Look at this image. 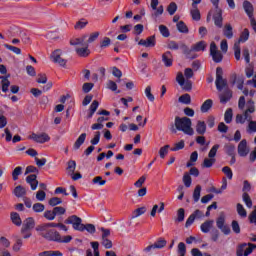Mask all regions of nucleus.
Masks as SVG:
<instances>
[{
  "instance_id": "9d476101",
  "label": "nucleus",
  "mask_w": 256,
  "mask_h": 256,
  "mask_svg": "<svg viewBox=\"0 0 256 256\" xmlns=\"http://www.w3.org/2000/svg\"><path fill=\"white\" fill-rule=\"evenodd\" d=\"M180 49L183 55H185L186 59H197V54H195L193 46L191 48H188L185 43L180 42Z\"/></svg>"
},
{
  "instance_id": "8fccbe9b",
  "label": "nucleus",
  "mask_w": 256,
  "mask_h": 256,
  "mask_svg": "<svg viewBox=\"0 0 256 256\" xmlns=\"http://www.w3.org/2000/svg\"><path fill=\"white\" fill-rule=\"evenodd\" d=\"M32 209L34 213H43V211H45V205H43L42 203H35L32 206Z\"/></svg>"
},
{
  "instance_id": "aec40b11",
  "label": "nucleus",
  "mask_w": 256,
  "mask_h": 256,
  "mask_svg": "<svg viewBox=\"0 0 256 256\" xmlns=\"http://www.w3.org/2000/svg\"><path fill=\"white\" fill-rule=\"evenodd\" d=\"M214 223L215 221L213 220L205 221L204 223L201 224L200 230L202 231V233H209V231L213 229Z\"/></svg>"
},
{
  "instance_id": "1a4fd4ad",
  "label": "nucleus",
  "mask_w": 256,
  "mask_h": 256,
  "mask_svg": "<svg viewBox=\"0 0 256 256\" xmlns=\"http://www.w3.org/2000/svg\"><path fill=\"white\" fill-rule=\"evenodd\" d=\"M216 226L224 235H229L231 233V228H229V225L225 224V216H220L217 218Z\"/></svg>"
},
{
  "instance_id": "6e6d98bb",
  "label": "nucleus",
  "mask_w": 256,
  "mask_h": 256,
  "mask_svg": "<svg viewBox=\"0 0 256 256\" xmlns=\"http://www.w3.org/2000/svg\"><path fill=\"white\" fill-rule=\"evenodd\" d=\"M44 217H45V219H47L48 221H54V219H55V211L54 210H46L45 212H44Z\"/></svg>"
},
{
  "instance_id": "f03ea898",
  "label": "nucleus",
  "mask_w": 256,
  "mask_h": 256,
  "mask_svg": "<svg viewBox=\"0 0 256 256\" xmlns=\"http://www.w3.org/2000/svg\"><path fill=\"white\" fill-rule=\"evenodd\" d=\"M85 41H87V35H83L70 41V45L76 46L75 51L79 57H89L91 54V51L89 50V44ZM79 45L81 47H77Z\"/></svg>"
},
{
  "instance_id": "13d9d810",
  "label": "nucleus",
  "mask_w": 256,
  "mask_h": 256,
  "mask_svg": "<svg viewBox=\"0 0 256 256\" xmlns=\"http://www.w3.org/2000/svg\"><path fill=\"white\" fill-rule=\"evenodd\" d=\"M54 215L57 217L59 215H65L67 213V210L61 206H56L53 208Z\"/></svg>"
},
{
  "instance_id": "bf43d9fd",
  "label": "nucleus",
  "mask_w": 256,
  "mask_h": 256,
  "mask_svg": "<svg viewBox=\"0 0 256 256\" xmlns=\"http://www.w3.org/2000/svg\"><path fill=\"white\" fill-rule=\"evenodd\" d=\"M253 249H256L255 244H246L244 256H249L253 253Z\"/></svg>"
},
{
  "instance_id": "052dcab7",
  "label": "nucleus",
  "mask_w": 256,
  "mask_h": 256,
  "mask_svg": "<svg viewBox=\"0 0 256 256\" xmlns=\"http://www.w3.org/2000/svg\"><path fill=\"white\" fill-rule=\"evenodd\" d=\"M144 93L148 100H150L151 102L155 101V96L153 95V93H151V86H147Z\"/></svg>"
},
{
  "instance_id": "7c9ffc66",
  "label": "nucleus",
  "mask_w": 256,
  "mask_h": 256,
  "mask_svg": "<svg viewBox=\"0 0 256 256\" xmlns=\"http://www.w3.org/2000/svg\"><path fill=\"white\" fill-rule=\"evenodd\" d=\"M246 41H249V29L245 28L243 30V32L240 35L239 40L237 41V43H239V45H241V43H245Z\"/></svg>"
},
{
  "instance_id": "423d86ee",
  "label": "nucleus",
  "mask_w": 256,
  "mask_h": 256,
  "mask_svg": "<svg viewBox=\"0 0 256 256\" xmlns=\"http://www.w3.org/2000/svg\"><path fill=\"white\" fill-rule=\"evenodd\" d=\"M176 81L184 91H191L193 89V82L189 79L185 80V76L181 72L177 74Z\"/></svg>"
},
{
  "instance_id": "cd10ccee",
  "label": "nucleus",
  "mask_w": 256,
  "mask_h": 256,
  "mask_svg": "<svg viewBox=\"0 0 256 256\" xmlns=\"http://www.w3.org/2000/svg\"><path fill=\"white\" fill-rule=\"evenodd\" d=\"M85 139H87V134L86 133H82L78 139L76 140V142L74 143V149H80L81 145H83V143H85Z\"/></svg>"
},
{
  "instance_id": "4468645a",
  "label": "nucleus",
  "mask_w": 256,
  "mask_h": 256,
  "mask_svg": "<svg viewBox=\"0 0 256 256\" xmlns=\"http://www.w3.org/2000/svg\"><path fill=\"white\" fill-rule=\"evenodd\" d=\"M249 146H247V140L243 139L238 144V155L240 157H247L249 155Z\"/></svg>"
},
{
  "instance_id": "393cba45",
  "label": "nucleus",
  "mask_w": 256,
  "mask_h": 256,
  "mask_svg": "<svg viewBox=\"0 0 256 256\" xmlns=\"http://www.w3.org/2000/svg\"><path fill=\"white\" fill-rule=\"evenodd\" d=\"M10 217L14 225H16L17 227H21V225L23 224V221L21 220V216H19L17 212H12Z\"/></svg>"
},
{
  "instance_id": "c85d7f7f",
  "label": "nucleus",
  "mask_w": 256,
  "mask_h": 256,
  "mask_svg": "<svg viewBox=\"0 0 256 256\" xmlns=\"http://www.w3.org/2000/svg\"><path fill=\"white\" fill-rule=\"evenodd\" d=\"M147 212L146 207H140L132 212L131 219H137V217H141V215H145Z\"/></svg>"
},
{
  "instance_id": "72a5a7b5",
  "label": "nucleus",
  "mask_w": 256,
  "mask_h": 256,
  "mask_svg": "<svg viewBox=\"0 0 256 256\" xmlns=\"http://www.w3.org/2000/svg\"><path fill=\"white\" fill-rule=\"evenodd\" d=\"M215 161V158H205L202 163V167H204L205 169H211V167L215 165Z\"/></svg>"
},
{
  "instance_id": "c756f323",
  "label": "nucleus",
  "mask_w": 256,
  "mask_h": 256,
  "mask_svg": "<svg viewBox=\"0 0 256 256\" xmlns=\"http://www.w3.org/2000/svg\"><path fill=\"white\" fill-rule=\"evenodd\" d=\"M213 107V100L207 99L201 106L200 110L202 113H207L209 109Z\"/></svg>"
},
{
  "instance_id": "473e14b6",
  "label": "nucleus",
  "mask_w": 256,
  "mask_h": 256,
  "mask_svg": "<svg viewBox=\"0 0 256 256\" xmlns=\"http://www.w3.org/2000/svg\"><path fill=\"white\" fill-rule=\"evenodd\" d=\"M224 35L227 39H233V27L231 24H226L223 30Z\"/></svg>"
},
{
  "instance_id": "774afa93",
  "label": "nucleus",
  "mask_w": 256,
  "mask_h": 256,
  "mask_svg": "<svg viewBox=\"0 0 256 256\" xmlns=\"http://www.w3.org/2000/svg\"><path fill=\"white\" fill-rule=\"evenodd\" d=\"M245 247H247V243L241 244L236 250V255L245 256Z\"/></svg>"
},
{
  "instance_id": "58836bf2",
  "label": "nucleus",
  "mask_w": 256,
  "mask_h": 256,
  "mask_svg": "<svg viewBox=\"0 0 256 256\" xmlns=\"http://www.w3.org/2000/svg\"><path fill=\"white\" fill-rule=\"evenodd\" d=\"M87 25H89V21H87L86 19H81L75 24L74 28L76 30H81L85 29Z\"/></svg>"
},
{
  "instance_id": "49530a36",
  "label": "nucleus",
  "mask_w": 256,
  "mask_h": 256,
  "mask_svg": "<svg viewBox=\"0 0 256 256\" xmlns=\"http://www.w3.org/2000/svg\"><path fill=\"white\" fill-rule=\"evenodd\" d=\"M177 29L180 33H189V28H187V25L183 21L177 23Z\"/></svg>"
},
{
  "instance_id": "f704fd0d",
  "label": "nucleus",
  "mask_w": 256,
  "mask_h": 256,
  "mask_svg": "<svg viewBox=\"0 0 256 256\" xmlns=\"http://www.w3.org/2000/svg\"><path fill=\"white\" fill-rule=\"evenodd\" d=\"M242 199L248 209H251V207H253V201L251 200V196H249L248 193H243Z\"/></svg>"
},
{
  "instance_id": "20e7f679",
  "label": "nucleus",
  "mask_w": 256,
  "mask_h": 256,
  "mask_svg": "<svg viewBox=\"0 0 256 256\" xmlns=\"http://www.w3.org/2000/svg\"><path fill=\"white\" fill-rule=\"evenodd\" d=\"M66 225H72L75 231L83 232V220L79 218L77 215L69 216L65 220Z\"/></svg>"
},
{
  "instance_id": "3c124183",
  "label": "nucleus",
  "mask_w": 256,
  "mask_h": 256,
  "mask_svg": "<svg viewBox=\"0 0 256 256\" xmlns=\"http://www.w3.org/2000/svg\"><path fill=\"white\" fill-rule=\"evenodd\" d=\"M171 146L169 145H165L164 147H161L160 150H159V156L161 159H165V156L168 155L169 153V149H170Z\"/></svg>"
},
{
  "instance_id": "2eb2a0df",
  "label": "nucleus",
  "mask_w": 256,
  "mask_h": 256,
  "mask_svg": "<svg viewBox=\"0 0 256 256\" xmlns=\"http://www.w3.org/2000/svg\"><path fill=\"white\" fill-rule=\"evenodd\" d=\"M243 9H244L246 15H248L249 19H252L255 17V16H253L255 8L253 7V4L251 2L245 0L243 2Z\"/></svg>"
},
{
  "instance_id": "a18cd8bd",
  "label": "nucleus",
  "mask_w": 256,
  "mask_h": 256,
  "mask_svg": "<svg viewBox=\"0 0 256 256\" xmlns=\"http://www.w3.org/2000/svg\"><path fill=\"white\" fill-rule=\"evenodd\" d=\"M21 173H23V167H21V166L16 167L12 172L13 181H17V179H19V175H21Z\"/></svg>"
},
{
  "instance_id": "f8f14e48",
  "label": "nucleus",
  "mask_w": 256,
  "mask_h": 256,
  "mask_svg": "<svg viewBox=\"0 0 256 256\" xmlns=\"http://www.w3.org/2000/svg\"><path fill=\"white\" fill-rule=\"evenodd\" d=\"M28 139H32V141H35L36 143H47L51 141V137H49L47 133H42V134L32 133V135H30Z\"/></svg>"
},
{
  "instance_id": "c9c22d12",
  "label": "nucleus",
  "mask_w": 256,
  "mask_h": 256,
  "mask_svg": "<svg viewBox=\"0 0 256 256\" xmlns=\"http://www.w3.org/2000/svg\"><path fill=\"white\" fill-rule=\"evenodd\" d=\"M97 109H99V102L97 100H94L90 105V114L88 115L89 119H91V117L95 115V111H97Z\"/></svg>"
},
{
  "instance_id": "de8ad7c7",
  "label": "nucleus",
  "mask_w": 256,
  "mask_h": 256,
  "mask_svg": "<svg viewBox=\"0 0 256 256\" xmlns=\"http://www.w3.org/2000/svg\"><path fill=\"white\" fill-rule=\"evenodd\" d=\"M237 213L240 217H247V210H245V207H243V204H237L236 206Z\"/></svg>"
},
{
  "instance_id": "bb28decb",
  "label": "nucleus",
  "mask_w": 256,
  "mask_h": 256,
  "mask_svg": "<svg viewBox=\"0 0 256 256\" xmlns=\"http://www.w3.org/2000/svg\"><path fill=\"white\" fill-rule=\"evenodd\" d=\"M195 53H199V51H205L207 49V43L205 41H200L192 46Z\"/></svg>"
},
{
  "instance_id": "338daca9",
  "label": "nucleus",
  "mask_w": 256,
  "mask_h": 256,
  "mask_svg": "<svg viewBox=\"0 0 256 256\" xmlns=\"http://www.w3.org/2000/svg\"><path fill=\"white\" fill-rule=\"evenodd\" d=\"M178 253L180 254V256H185V254L187 253V247L185 246V243L180 242L178 244Z\"/></svg>"
},
{
  "instance_id": "6ab92c4d",
  "label": "nucleus",
  "mask_w": 256,
  "mask_h": 256,
  "mask_svg": "<svg viewBox=\"0 0 256 256\" xmlns=\"http://www.w3.org/2000/svg\"><path fill=\"white\" fill-rule=\"evenodd\" d=\"M34 227H35V219L30 217L24 221V225L21 231L22 233H25V231H29V229H33Z\"/></svg>"
},
{
  "instance_id": "c03bdc74",
  "label": "nucleus",
  "mask_w": 256,
  "mask_h": 256,
  "mask_svg": "<svg viewBox=\"0 0 256 256\" xmlns=\"http://www.w3.org/2000/svg\"><path fill=\"white\" fill-rule=\"evenodd\" d=\"M182 181L185 187H191L192 179H191V175L188 172L184 173Z\"/></svg>"
},
{
  "instance_id": "6e6552de",
  "label": "nucleus",
  "mask_w": 256,
  "mask_h": 256,
  "mask_svg": "<svg viewBox=\"0 0 256 256\" xmlns=\"http://www.w3.org/2000/svg\"><path fill=\"white\" fill-rule=\"evenodd\" d=\"M210 55L214 63H221L223 61V54L221 51H218L217 44H215V42H211L210 44Z\"/></svg>"
},
{
  "instance_id": "a211bd4d",
  "label": "nucleus",
  "mask_w": 256,
  "mask_h": 256,
  "mask_svg": "<svg viewBox=\"0 0 256 256\" xmlns=\"http://www.w3.org/2000/svg\"><path fill=\"white\" fill-rule=\"evenodd\" d=\"M213 19L216 27H223V11H221V9L216 10Z\"/></svg>"
},
{
  "instance_id": "5fc2aeb1",
  "label": "nucleus",
  "mask_w": 256,
  "mask_h": 256,
  "mask_svg": "<svg viewBox=\"0 0 256 256\" xmlns=\"http://www.w3.org/2000/svg\"><path fill=\"white\" fill-rule=\"evenodd\" d=\"M44 256H63V254L61 253V251L59 250H48V251H43L42 252Z\"/></svg>"
},
{
  "instance_id": "a878e982",
  "label": "nucleus",
  "mask_w": 256,
  "mask_h": 256,
  "mask_svg": "<svg viewBox=\"0 0 256 256\" xmlns=\"http://www.w3.org/2000/svg\"><path fill=\"white\" fill-rule=\"evenodd\" d=\"M190 15L193 21H201V12L199 11V8H197V6L192 7Z\"/></svg>"
},
{
  "instance_id": "f257e3e1",
  "label": "nucleus",
  "mask_w": 256,
  "mask_h": 256,
  "mask_svg": "<svg viewBox=\"0 0 256 256\" xmlns=\"http://www.w3.org/2000/svg\"><path fill=\"white\" fill-rule=\"evenodd\" d=\"M253 113H255V102L249 100L246 103V109L243 114L236 115V123L244 125L247 121V133H256V121H253Z\"/></svg>"
},
{
  "instance_id": "b1692460",
  "label": "nucleus",
  "mask_w": 256,
  "mask_h": 256,
  "mask_svg": "<svg viewBox=\"0 0 256 256\" xmlns=\"http://www.w3.org/2000/svg\"><path fill=\"white\" fill-rule=\"evenodd\" d=\"M15 197L21 198V197H25V195H27V190L25 189V187L19 185L16 186L14 191H13Z\"/></svg>"
},
{
  "instance_id": "5701e85b",
  "label": "nucleus",
  "mask_w": 256,
  "mask_h": 256,
  "mask_svg": "<svg viewBox=\"0 0 256 256\" xmlns=\"http://www.w3.org/2000/svg\"><path fill=\"white\" fill-rule=\"evenodd\" d=\"M219 97H220V103L225 104L231 101V97H233V93L231 92V90H226L222 94H220Z\"/></svg>"
},
{
  "instance_id": "7ed1b4c3",
  "label": "nucleus",
  "mask_w": 256,
  "mask_h": 256,
  "mask_svg": "<svg viewBox=\"0 0 256 256\" xmlns=\"http://www.w3.org/2000/svg\"><path fill=\"white\" fill-rule=\"evenodd\" d=\"M192 122L188 117H176L175 118V127L178 131H182L185 135H193L194 131L191 127Z\"/></svg>"
},
{
  "instance_id": "a19ab883",
  "label": "nucleus",
  "mask_w": 256,
  "mask_h": 256,
  "mask_svg": "<svg viewBox=\"0 0 256 256\" xmlns=\"http://www.w3.org/2000/svg\"><path fill=\"white\" fill-rule=\"evenodd\" d=\"M201 199V185H197L193 192V200L197 203Z\"/></svg>"
},
{
  "instance_id": "79ce46f5",
  "label": "nucleus",
  "mask_w": 256,
  "mask_h": 256,
  "mask_svg": "<svg viewBox=\"0 0 256 256\" xmlns=\"http://www.w3.org/2000/svg\"><path fill=\"white\" fill-rule=\"evenodd\" d=\"M225 123H231L233 121V109L228 108L224 114Z\"/></svg>"
},
{
  "instance_id": "0e129e2a",
  "label": "nucleus",
  "mask_w": 256,
  "mask_h": 256,
  "mask_svg": "<svg viewBox=\"0 0 256 256\" xmlns=\"http://www.w3.org/2000/svg\"><path fill=\"white\" fill-rule=\"evenodd\" d=\"M167 11L169 15H175V13H177V4L175 2L170 3Z\"/></svg>"
},
{
  "instance_id": "e2e57ef3",
  "label": "nucleus",
  "mask_w": 256,
  "mask_h": 256,
  "mask_svg": "<svg viewBox=\"0 0 256 256\" xmlns=\"http://www.w3.org/2000/svg\"><path fill=\"white\" fill-rule=\"evenodd\" d=\"M83 231H87L88 233L92 234L95 233L96 228H95V225L93 224H83Z\"/></svg>"
},
{
  "instance_id": "4be33fe9",
  "label": "nucleus",
  "mask_w": 256,
  "mask_h": 256,
  "mask_svg": "<svg viewBox=\"0 0 256 256\" xmlns=\"http://www.w3.org/2000/svg\"><path fill=\"white\" fill-rule=\"evenodd\" d=\"M138 45L143 47H155V36H150L146 40H140Z\"/></svg>"
},
{
  "instance_id": "69168bd1",
  "label": "nucleus",
  "mask_w": 256,
  "mask_h": 256,
  "mask_svg": "<svg viewBox=\"0 0 256 256\" xmlns=\"http://www.w3.org/2000/svg\"><path fill=\"white\" fill-rule=\"evenodd\" d=\"M159 31H160L162 37H169V35H170L169 28H167V26H165V25H160Z\"/></svg>"
},
{
  "instance_id": "ddd939ff",
  "label": "nucleus",
  "mask_w": 256,
  "mask_h": 256,
  "mask_svg": "<svg viewBox=\"0 0 256 256\" xmlns=\"http://www.w3.org/2000/svg\"><path fill=\"white\" fill-rule=\"evenodd\" d=\"M44 239L47 241H56L59 243L61 241V235L56 230H48L45 234H42Z\"/></svg>"
},
{
  "instance_id": "39448f33",
  "label": "nucleus",
  "mask_w": 256,
  "mask_h": 256,
  "mask_svg": "<svg viewBox=\"0 0 256 256\" xmlns=\"http://www.w3.org/2000/svg\"><path fill=\"white\" fill-rule=\"evenodd\" d=\"M215 84L218 91H223L227 87V80L223 79V69L221 67L216 69Z\"/></svg>"
},
{
  "instance_id": "4c0bfd02",
  "label": "nucleus",
  "mask_w": 256,
  "mask_h": 256,
  "mask_svg": "<svg viewBox=\"0 0 256 256\" xmlns=\"http://www.w3.org/2000/svg\"><path fill=\"white\" fill-rule=\"evenodd\" d=\"M179 103H183L184 105H191V95L183 94L178 99Z\"/></svg>"
},
{
  "instance_id": "f3484780",
  "label": "nucleus",
  "mask_w": 256,
  "mask_h": 256,
  "mask_svg": "<svg viewBox=\"0 0 256 256\" xmlns=\"http://www.w3.org/2000/svg\"><path fill=\"white\" fill-rule=\"evenodd\" d=\"M162 61L165 67H171L173 65V54L170 51L165 52L162 55Z\"/></svg>"
},
{
  "instance_id": "37998d69",
  "label": "nucleus",
  "mask_w": 256,
  "mask_h": 256,
  "mask_svg": "<svg viewBox=\"0 0 256 256\" xmlns=\"http://www.w3.org/2000/svg\"><path fill=\"white\" fill-rule=\"evenodd\" d=\"M255 73V67H253L252 64H248L247 67L245 68V75L248 79H251V77Z\"/></svg>"
},
{
  "instance_id": "680f3d73",
  "label": "nucleus",
  "mask_w": 256,
  "mask_h": 256,
  "mask_svg": "<svg viewBox=\"0 0 256 256\" xmlns=\"http://www.w3.org/2000/svg\"><path fill=\"white\" fill-rule=\"evenodd\" d=\"M4 47L5 49H8V51H12V53H15V55H21V50L15 46L4 44Z\"/></svg>"
},
{
  "instance_id": "dca6fc26",
  "label": "nucleus",
  "mask_w": 256,
  "mask_h": 256,
  "mask_svg": "<svg viewBox=\"0 0 256 256\" xmlns=\"http://www.w3.org/2000/svg\"><path fill=\"white\" fill-rule=\"evenodd\" d=\"M26 183L30 185L32 191H35V189H37V185H39V181H37V175L31 174L26 177Z\"/></svg>"
},
{
  "instance_id": "0eeeda50",
  "label": "nucleus",
  "mask_w": 256,
  "mask_h": 256,
  "mask_svg": "<svg viewBox=\"0 0 256 256\" xmlns=\"http://www.w3.org/2000/svg\"><path fill=\"white\" fill-rule=\"evenodd\" d=\"M167 245V240L165 238H159L154 244H151L144 248V253L151 254L155 249H163Z\"/></svg>"
},
{
  "instance_id": "9b49d317",
  "label": "nucleus",
  "mask_w": 256,
  "mask_h": 256,
  "mask_svg": "<svg viewBox=\"0 0 256 256\" xmlns=\"http://www.w3.org/2000/svg\"><path fill=\"white\" fill-rule=\"evenodd\" d=\"M61 55H63V52L61 50H55L51 54V59L53 63H57L58 65H60V67H65V65H67V60L63 59Z\"/></svg>"
},
{
  "instance_id": "864d4df0",
  "label": "nucleus",
  "mask_w": 256,
  "mask_h": 256,
  "mask_svg": "<svg viewBox=\"0 0 256 256\" xmlns=\"http://www.w3.org/2000/svg\"><path fill=\"white\" fill-rule=\"evenodd\" d=\"M21 247H23V239L17 238L12 249L13 251L17 252V251H21Z\"/></svg>"
},
{
  "instance_id": "e433bc0d",
  "label": "nucleus",
  "mask_w": 256,
  "mask_h": 256,
  "mask_svg": "<svg viewBox=\"0 0 256 256\" xmlns=\"http://www.w3.org/2000/svg\"><path fill=\"white\" fill-rule=\"evenodd\" d=\"M75 169H77V163L75 160L68 161L67 171L69 175H73V173H75Z\"/></svg>"
},
{
  "instance_id": "4d7b16f0",
  "label": "nucleus",
  "mask_w": 256,
  "mask_h": 256,
  "mask_svg": "<svg viewBox=\"0 0 256 256\" xmlns=\"http://www.w3.org/2000/svg\"><path fill=\"white\" fill-rule=\"evenodd\" d=\"M222 173L226 175L227 179L231 180L233 179V170L229 168V166H225L222 168Z\"/></svg>"
},
{
  "instance_id": "412c9836",
  "label": "nucleus",
  "mask_w": 256,
  "mask_h": 256,
  "mask_svg": "<svg viewBox=\"0 0 256 256\" xmlns=\"http://www.w3.org/2000/svg\"><path fill=\"white\" fill-rule=\"evenodd\" d=\"M196 132L198 135H205L207 132V124H205V121L199 120L196 124Z\"/></svg>"
},
{
  "instance_id": "ea45409f",
  "label": "nucleus",
  "mask_w": 256,
  "mask_h": 256,
  "mask_svg": "<svg viewBox=\"0 0 256 256\" xmlns=\"http://www.w3.org/2000/svg\"><path fill=\"white\" fill-rule=\"evenodd\" d=\"M2 91L3 93H7V91H9V87L11 85V82L9 81V79H7V77H2Z\"/></svg>"
},
{
  "instance_id": "2f4dec72",
  "label": "nucleus",
  "mask_w": 256,
  "mask_h": 256,
  "mask_svg": "<svg viewBox=\"0 0 256 256\" xmlns=\"http://www.w3.org/2000/svg\"><path fill=\"white\" fill-rule=\"evenodd\" d=\"M167 49L178 51V49H181V42L177 43L176 41L170 40L167 43Z\"/></svg>"
},
{
  "instance_id": "09e8293b",
  "label": "nucleus",
  "mask_w": 256,
  "mask_h": 256,
  "mask_svg": "<svg viewBox=\"0 0 256 256\" xmlns=\"http://www.w3.org/2000/svg\"><path fill=\"white\" fill-rule=\"evenodd\" d=\"M219 144H215L209 151L208 153V157L210 159H215L216 155H217V151H219Z\"/></svg>"
},
{
  "instance_id": "603ef678",
  "label": "nucleus",
  "mask_w": 256,
  "mask_h": 256,
  "mask_svg": "<svg viewBox=\"0 0 256 256\" xmlns=\"http://www.w3.org/2000/svg\"><path fill=\"white\" fill-rule=\"evenodd\" d=\"M181 149H185V141L181 140L174 144V147L170 149V151H181Z\"/></svg>"
}]
</instances>
